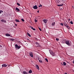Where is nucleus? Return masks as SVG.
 <instances>
[{"label": "nucleus", "mask_w": 74, "mask_h": 74, "mask_svg": "<svg viewBox=\"0 0 74 74\" xmlns=\"http://www.w3.org/2000/svg\"><path fill=\"white\" fill-rule=\"evenodd\" d=\"M31 29H32V30H36V29L35 28H34L32 27H31Z\"/></svg>", "instance_id": "16"}, {"label": "nucleus", "mask_w": 74, "mask_h": 74, "mask_svg": "<svg viewBox=\"0 0 74 74\" xmlns=\"http://www.w3.org/2000/svg\"><path fill=\"white\" fill-rule=\"evenodd\" d=\"M32 73V70H30L29 71V73L30 74Z\"/></svg>", "instance_id": "20"}, {"label": "nucleus", "mask_w": 74, "mask_h": 74, "mask_svg": "<svg viewBox=\"0 0 74 74\" xmlns=\"http://www.w3.org/2000/svg\"><path fill=\"white\" fill-rule=\"evenodd\" d=\"M36 44V45H39V43H38V42H36L35 43Z\"/></svg>", "instance_id": "26"}, {"label": "nucleus", "mask_w": 74, "mask_h": 74, "mask_svg": "<svg viewBox=\"0 0 74 74\" xmlns=\"http://www.w3.org/2000/svg\"><path fill=\"white\" fill-rule=\"evenodd\" d=\"M55 22H53L52 24V26H55Z\"/></svg>", "instance_id": "14"}, {"label": "nucleus", "mask_w": 74, "mask_h": 74, "mask_svg": "<svg viewBox=\"0 0 74 74\" xmlns=\"http://www.w3.org/2000/svg\"><path fill=\"white\" fill-rule=\"evenodd\" d=\"M1 12H3V11L1 10H0V14H1Z\"/></svg>", "instance_id": "22"}, {"label": "nucleus", "mask_w": 74, "mask_h": 74, "mask_svg": "<svg viewBox=\"0 0 74 74\" xmlns=\"http://www.w3.org/2000/svg\"><path fill=\"white\" fill-rule=\"evenodd\" d=\"M15 48L17 49H20V48H21V46H18L17 44L15 45Z\"/></svg>", "instance_id": "2"}, {"label": "nucleus", "mask_w": 74, "mask_h": 74, "mask_svg": "<svg viewBox=\"0 0 74 74\" xmlns=\"http://www.w3.org/2000/svg\"><path fill=\"white\" fill-rule=\"evenodd\" d=\"M2 66L4 67H7V65L5 64H4L2 65Z\"/></svg>", "instance_id": "7"}, {"label": "nucleus", "mask_w": 74, "mask_h": 74, "mask_svg": "<svg viewBox=\"0 0 74 74\" xmlns=\"http://www.w3.org/2000/svg\"><path fill=\"white\" fill-rule=\"evenodd\" d=\"M57 6H58V7H59L60 6L59 5H58Z\"/></svg>", "instance_id": "42"}, {"label": "nucleus", "mask_w": 74, "mask_h": 74, "mask_svg": "<svg viewBox=\"0 0 74 74\" xmlns=\"http://www.w3.org/2000/svg\"><path fill=\"white\" fill-rule=\"evenodd\" d=\"M3 22H6V21L5 20V21H4Z\"/></svg>", "instance_id": "39"}, {"label": "nucleus", "mask_w": 74, "mask_h": 74, "mask_svg": "<svg viewBox=\"0 0 74 74\" xmlns=\"http://www.w3.org/2000/svg\"><path fill=\"white\" fill-rule=\"evenodd\" d=\"M14 40L15 39H14L12 38L10 39V40H11L12 41H14Z\"/></svg>", "instance_id": "24"}, {"label": "nucleus", "mask_w": 74, "mask_h": 74, "mask_svg": "<svg viewBox=\"0 0 74 74\" xmlns=\"http://www.w3.org/2000/svg\"><path fill=\"white\" fill-rule=\"evenodd\" d=\"M64 25L65 26H66V27L68 25L67 24L65 23H64Z\"/></svg>", "instance_id": "13"}, {"label": "nucleus", "mask_w": 74, "mask_h": 74, "mask_svg": "<svg viewBox=\"0 0 74 74\" xmlns=\"http://www.w3.org/2000/svg\"><path fill=\"white\" fill-rule=\"evenodd\" d=\"M55 1H56V3H58V4L59 2V0H55Z\"/></svg>", "instance_id": "12"}, {"label": "nucleus", "mask_w": 74, "mask_h": 74, "mask_svg": "<svg viewBox=\"0 0 74 74\" xmlns=\"http://www.w3.org/2000/svg\"><path fill=\"white\" fill-rule=\"evenodd\" d=\"M59 5L60 6V5Z\"/></svg>", "instance_id": "48"}, {"label": "nucleus", "mask_w": 74, "mask_h": 74, "mask_svg": "<svg viewBox=\"0 0 74 74\" xmlns=\"http://www.w3.org/2000/svg\"><path fill=\"white\" fill-rule=\"evenodd\" d=\"M73 63H74V60H73Z\"/></svg>", "instance_id": "45"}, {"label": "nucleus", "mask_w": 74, "mask_h": 74, "mask_svg": "<svg viewBox=\"0 0 74 74\" xmlns=\"http://www.w3.org/2000/svg\"><path fill=\"white\" fill-rule=\"evenodd\" d=\"M61 64H62V65H63V64H62V63H61Z\"/></svg>", "instance_id": "49"}, {"label": "nucleus", "mask_w": 74, "mask_h": 74, "mask_svg": "<svg viewBox=\"0 0 74 74\" xmlns=\"http://www.w3.org/2000/svg\"><path fill=\"white\" fill-rule=\"evenodd\" d=\"M62 1H64V0H62Z\"/></svg>", "instance_id": "47"}, {"label": "nucleus", "mask_w": 74, "mask_h": 74, "mask_svg": "<svg viewBox=\"0 0 74 74\" xmlns=\"http://www.w3.org/2000/svg\"><path fill=\"white\" fill-rule=\"evenodd\" d=\"M64 42H62V43L63 44H66L70 46V45H71V43H70L69 41L68 40H64Z\"/></svg>", "instance_id": "1"}, {"label": "nucleus", "mask_w": 74, "mask_h": 74, "mask_svg": "<svg viewBox=\"0 0 74 74\" xmlns=\"http://www.w3.org/2000/svg\"><path fill=\"white\" fill-rule=\"evenodd\" d=\"M68 20L69 21H70V18L68 19Z\"/></svg>", "instance_id": "38"}, {"label": "nucleus", "mask_w": 74, "mask_h": 74, "mask_svg": "<svg viewBox=\"0 0 74 74\" xmlns=\"http://www.w3.org/2000/svg\"><path fill=\"white\" fill-rule=\"evenodd\" d=\"M60 25H61V26H63V24L62 23H60Z\"/></svg>", "instance_id": "31"}, {"label": "nucleus", "mask_w": 74, "mask_h": 74, "mask_svg": "<svg viewBox=\"0 0 74 74\" xmlns=\"http://www.w3.org/2000/svg\"><path fill=\"white\" fill-rule=\"evenodd\" d=\"M6 36H7L8 37H9L10 36V34H6L5 35Z\"/></svg>", "instance_id": "9"}, {"label": "nucleus", "mask_w": 74, "mask_h": 74, "mask_svg": "<svg viewBox=\"0 0 74 74\" xmlns=\"http://www.w3.org/2000/svg\"><path fill=\"white\" fill-rule=\"evenodd\" d=\"M42 5H41V4H40V5L39 6V7H42Z\"/></svg>", "instance_id": "32"}, {"label": "nucleus", "mask_w": 74, "mask_h": 74, "mask_svg": "<svg viewBox=\"0 0 74 74\" xmlns=\"http://www.w3.org/2000/svg\"><path fill=\"white\" fill-rule=\"evenodd\" d=\"M56 41H59V39H58V38H56Z\"/></svg>", "instance_id": "35"}, {"label": "nucleus", "mask_w": 74, "mask_h": 74, "mask_svg": "<svg viewBox=\"0 0 74 74\" xmlns=\"http://www.w3.org/2000/svg\"><path fill=\"white\" fill-rule=\"evenodd\" d=\"M60 6H62V5H63V4H62L61 5H60Z\"/></svg>", "instance_id": "37"}, {"label": "nucleus", "mask_w": 74, "mask_h": 74, "mask_svg": "<svg viewBox=\"0 0 74 74\" xmlns=\"http://www.w3.org/2000/svg\"><path fill=\"white\" fill-rule=\"evenodd\" d=\"M4 19H2L1 20V22H4Z\"/></svg>", "instance_id": "28"}, {"label": "nucleus", "mask_w": 74, "mask_h": 74, "mask_svg": "<svg viewBox=\"0 0 74 74\" xmlns=\"http://www.w3.org/2000/svg\"><path fill=\"white\" fill-rule=\"evenodd\" d=\"M40 45L39 44V45H38L37 46V47H40Z\"/></svg>", "instance_id": "36"}, {"label": "nucleus", "mask_w": 74, "mask_h": 74, "mask_svg": "<svg viewBox=\"0 0 74 74\" xmlns=\"http://www.w3.org/2000/svg\"><path fill=\"white\" fill-rule=\"evenodd\" d=\"M34 21L35 22H37V20L36 19V18H35Z\"/></svg>", "instance_id": "30"}, {"label": "nucleus", "mask_w": 74, "mask_h": 74, "mask_svg": "<svg viewBox=\"0 0 74 74\" xmlns=\"http://www.w3.org/2000/svg\"><path fill=\"white\" fill-rule=\"evenodd\" d=\"M21 20L23 22H24V21H25V20H24V19L23 18L21 19Z\"/></svg>", "instance_id": "29"}, {"label": "nucleus", "mask_w": 74, "mask_h": 74, "mask_svg": "<svg viewBox=\"0 0 74 74\" xmlns=\"http://www.w3.org/2000/svg\"><path fill=\"white\" fill-rule=\"evenodd\" d=\"M70 23L71 24H72V25H73V21H71Z\"/></svg>", "instance_id": "25"}, {"label": "nucleus", "mask_w": 74, "mask_h": 74, "mask_svg": "<svg viewBox=\"0 0 74 74\" xmlns=\"http://www.w3.org/2000/svg\"><path fill=\"white\" fill-rule=\"evenodd\" d=\"M27 40L29 42H30V40H29V38H27Z\"/></svg>", "instance_id": "27"}, {"label": "nucleus", "mask_w": 74, "mask_h": 74, "mask_svg": "<svg viewBox=\"0 0 74 74\" xmlns=\"http://www.w3.org/2000/svg\"><path fill=\"white\" fill-rule=\"evenodd\" d=\"M27 34L28 36H29V37H31V35H30L29 33L27 32Z\"/></svg>", "instance_id": "15"}, {"label": "nucleus", "mask_w": 74, "mask_h": 74, "mask_svg": "<svg viewBox=\"0 0 74 74\" xmlns=\"http://www.w3.org/2000/svg\"><path fill=\"white\" fill-rule=\"evenodd\" d=\"M38 60H39V62L40 63H42V60H40L39 59H38Z\"/></svg>", "instance_id": "21"}, {"label": "nucleus", "mask_w": 74, "mask_h": 74, "mask_svg": "<svg viewBox=\"0 0 74 74\" xmlns=\"http://www.w3.org/2000/svg\"><path fill=\"white\" fill-rule=\"evenodd\" d=\"M66 27H67V29H69L70 28L68 25Z\"/></svg>", "instance_id": "18"}, {"label": "nucleus", "mask_w": 74, "mask_h": 74, "mask_svg": "<svg viewBox=\"0 0 74 74\" xmlns=\"http://www.w3.org/2000/svg\"><path fill=\"white\" fill-rule=\"evenodd\" d=\"M17 5H18L19 6H20V4H19V3H17Z\"/></svg>", "instance_id": "34"}, {"label": "nucleus", "mask_w": 74, "mask_h": 74, "mask_svg": "<svg viewBox=\"0 0 74 74\" xmlns=\"http://www.w3.org/2000/svg\"><path fill=\"white\" fill-rule=\"evenodd\" d=\"M72 71H73V72H74V70H73Z\"/></svg>", "instance_id": "46"}, {"label": "nucleus", "mask_w": 74, "mask_h": 74, "mask_svg": "<svg viewBox=\"0 0 74 74\" xmlns=\"http://www.w3.org/2000/svg\"><path fill=\"white\" fill-rule=\"evenodd\" d=\"M16 10L17 11H20V10H19V9L18 8H16Z\"/></svg>", "instance_id": "17"}, {"label": "nucleus", "mask_w": 74, "mask_h": 74, "mask_svg": "<svg viewBox=\"0 0 74 74\" xmlns=\"http://www.w3.org/2000/svg\"><path fill=\"white\" fill-rule=\"evenodd\" d=\"M38 29H39V30L40 31H41V28H40V27H38Z\"/></svg>", "instance_id": "33"}, {"label": "nucleus", "mask_w": 74, "mask_h": 74, "mask_svg": "<svg viewBox=\"0 0 74 74\" xmlns=\"http://www.w3.org/2000/svg\"><path fill=\"white\" fill-rule=\"evenodd\" d=\"M63 64L64 66H66V63L65 62H63Z\"/></svg>", "instance_id": "19"}, {"label": "nucleus", "mask_w": 74, "mask_h": 74, "mask_svg": "<svg viewBox=\"0 0 74 74\" xmlns=\"http://www.w3.org/2000/svg\"><path fill=\"white\" fill-rule=\"evenodd\" d=\"M15 26H17V24H15Z\"/></svg>", "instance_id": "43"}, {"label": "nucleus", "mask_w": 74, "mask_h": 74, "mask_svg": "<svg viewBox=\"0 0 74 74\" xmlns=\"http://www.w3.org/2000/svg\"><path fill=\"white\" fill-rule=\"evenodd\" d=\"M36 68L38 69V70H40V69H39V66H38L37 65H36Z\"/></svg>", "instance_id": "6"}, {"label": "nucleus", "mask_w": 74, "mask_h": 74, "mask_svg": "<svg viewBox=\"0 0 74 74\" xmlns=\"http://www.w3.org/2000/svg\"><path fill=\"white\" fill-rule=\"evenodd\" d=\"M43 22H44L45 23H47L48 21V20L46 19H44L43 20Z\"/></svg>", "instance_id": "5"}, {"label": "nucleus", "mask_w": 74, "mask_h": 74, "mask_svg": "<svg viewBox=\"0 0 74 74\" xmlns=\"http://www.w3.org/2000/svg\"><path fill=\"white\" fill-rule=\"evenodd\" d=\"M0 47H2V46L0 45Z\"/></svg>", "instance_id": "41"}, {"label": "nucleus", "mask_w": 74, "mask_h": 74, "mask_svg": "<svg viewBox=\"0 0 74 74\" xmlns=\"http://www.w3.org/2000/svg\"><path fill=\"white\" fill-rule=\"evenodd\" d=\"M64 74H67V73H65Z\"/></svg>", "instance_id": "44"}, {"label": "nucleus", "mask_w": 74, "mask_h": 74, "mask_svg": "<svg viewBox=\"0 0 74 74\" xmlns=\"http://www.w3.org/2000/svg\"><path fill=\"white\" fill-rule=\"evenodd\" d=\"M50 53L52 56H55V53H53V51H52L51 52H50Z\"/></svg>", "instance_id": "3"}, {"label": "nucleus", "mask_w": 74, "mask_h": 74, "mask_svg": "<svg viewBox=\"0 0 74 74\" xmlns=\"http://www.w3.org/2000/svg\"><path fill=\"white\" fill-rule=\"evenodd\" d=\"M23 73L24 74H28L25 71H23Z\"/></svg>", "instance_id": "10"}, {"label": "nucleus", "mask_w": 74, "mask_h": 74, "mask_svg": "<svg viewBox=\"0 0 74 74\" xmlns=\"http://www.w3.org/2000/svg\"><path fill=\"white\" fill-rule=\"evenodd\" d=\"M29 55L32 58H33V53L31 52H29Z\"/></svg>", "instance_id": "4"}, {"label": "nucleus", "mask_w": 74, "mask_h": 74, "mask_svg": "<svg viewBox=\"0 0 74 74\" xmlns=\"http://www.w3.org/2000/svg\"><path fill=\"white\" fill-rule=\"evenodd\" d=\"M25 42H26V41H25Z\"/></svg>", "instance_id": "50"}, {"label": "nucleus", "mask_w": 74, "mask_h": 74, "mask_svg": "<svg viewBox=\"0 0 74 74\" xmlns=\"http://www.w3.org/2000/svg\"><path fill=\"white\" fill-rule=\"evenodd\" d=\"M45 60L47 62H48V59H47V58H45Z\"/></svg>", "instance_id": "23"}, {"label": "nucleus", "mask_w": 74, "mask_h": 74, "mask_svg": "<svg viewBox=\"0 0 74 74\" xmlns=\"http://www.w3.org/2000/svg\"><path fill=\"white\" fill-rule=\"evenodd\" d=\"M37 12H38V13H39V10H38V11H37Z\"/></svg>", "instance_id": "40"}, {"label": "nucleus", "mask_w": 74, "mask_h": 74, "mask_svg": "<svg viewBox=\"0 0 74 74\" xmlns=\"http://www.w3.org/2000/svg\"><path fill=\"white\" fill-rule=\"evenodd\" d=\"M15 21H16V22H20V21H19V20L16 19L15 20Z\"/></svg>", "instance_id": "11"}, {"label": "nucleus", "mask_w": 74, "mask_h": 74, "mask_svg": "<svg viewBox=\"0 0 74 74\" xmlns=\"http://www.w3.org/2000/svg\"><path fill=\"white\" fill-rule=\"evenodd\" d=\"M34 9H37V5H35L33 6Z\"/></svg>", "instance_id": "8"}]
</instances>
